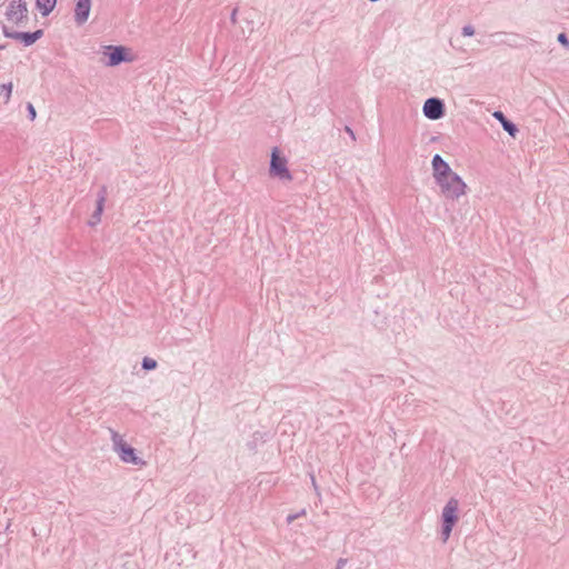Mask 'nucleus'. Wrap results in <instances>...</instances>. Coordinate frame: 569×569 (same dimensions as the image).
<instances>
[{"mask_svg": "<svg viewBox=\"0 0 569 569\" xmlns=\"http://www.w3.org/2000/svg\"><path fill=\"white\" fill-rule=\"evenodd\" d=\"M505 39H502L500 42L507 46H510L512 48H519L520 42L522 40V37L518 33H503Z\"/></svg>", "mask_w": 569, "mask_h": 569, "instance_id": "nucleus-13", "label": "nucleus"}, {"mask_svg": "<svg viewBox=\"0 0 569 569\" xmlns=\"http://www.w3.org/2000/svg\"><path fill=\"white\" fill-rule=\"evenodd\" d=\"M559 43H561L566 49H569V39L566 33H559L557 37Z\"/></svg>", "mask_w": 569, "mask_h": 569, "instance_id": "nucleus-18", "label": "nucleus"}, {"mask_svg": "<svg viewBox=\"0 0 569 569\" xmlns=\"http://www.w3.org/2000/svg\"><path fill=\"white\" fill-rule=\"evenodd\" d=\"M436 183L439 187L441 194L445 198L452 200L459 199L462 196H465L468 189L466 182L456 172L451 173L448 177L441 178L440 180L436 181Z\"/></svg>", "mask_w": 569, "mask_h": 569, "instance_id": "nucleus-2", "label": "nucleus"}, {"mask_svg": "<svg viewBox=\"0 0 569 569\" xmlns=\"http://www.w3.org/2000/svg\"><path fill=\"white\" fill-rule=\"evenodd\" d=\"M12 89V82L3 83L0 86V94L3 97L4 103H8L10 101Z\"/></svg>", "mask_w": 569, "mask_h": 569, "instance_id": "nucleus-14", "label": "nucleus"}, {"mask_svg": "<svg viewBox=\"0 0 569 569\" xmlns=\"http://www.w3.org/2000/svg\"><path fill=\"white\" fill-rule=\"evenodd\" d=\"M2 31L7 38L18 40V41L22 42L26 47L33 44L43 34L42 30H37L34 32L11 31L10 27H8L7 24L2 26Z\"/></svg>", "mask_w": 569, "mask_h": 569, "instance_id": "nucleus-7", "label": "nucleus"}, {"mask_svg": "<svg viewBox=\"0 0 569 569\" xmlns=\"http://www.w3.org/2000/svg\"><path fill=\"white\" fill-rule=\"evenodd\" d=\"M431 167L435 182L455 172L440 154L433 156L431 160Z\"/></svg>", "mask_w": 569, "mask_h": 569, "instance_id": "nucleus-9", "label": "nucleus"}, {"mask_svg": "<svg viewBox=\"0 0 569 569\" xmlns=\"http://www.w3.org/2000/svg\"><path fill=\"white\" fill-rule=\"evenodd\" d=\"M306 513H307V512H306V509H302V510H300V511H299V512H297V513H290V515H288V517H287V522H288V523H292V522H293L296 519H298L299 517H303V516H306Z\"/></svg>", "mask_w": 569, "mask_h": 569, "instance_id": "nucleus-17", "label": "nucleus"}, {"mask_svg": "<svg viewBox=\"0 0 569 569\" xmlns=\"http://www.w3.org/2000/svg\"><path fill=\"white\" fill-rule=\"evenodd\" d=\"M142 368L146 370H153L157 368V361L152 358L146 357L142 360Z\"/></svg>", "mask_w": 569, "mask_h": 569, "instance_id": "nucleus-16", "label": "nucleus"}, {"mask_svg": "<svg viewBox=\"0 0 569 569\" xmlns=\"http://www.w3.org/2000/svg\"><path fill=\"white\" fill-rule=\"evenodd\" d=\"M459 502L455 498H450L445 505L441 512V540L447 542L450 538L455 525L458 522Z\"/></svg>", "mask_w": 569, "mask_h": 569, "instance_id": "nucleus-3", "label": "nucleus"}, {"mask_svg": "<svg viewBox=\"0 0 569 569\" xmlns=\"http://www.w3.org/2000/svg\"><path fill=\"white\" fill-rule=\"evenodd\" d=\"M492 116L501 123L502 128L511 136L515 137L518 132L517 127L509 121L501 111H495Z\"/></svg>", "mask_w": 569, "mask_h": 569, "instance_id": "nucleus-12", "label": "nucleus"}, {"mask_svg": "<svg viewBox=\"0 0 569 569\" xmlns=\"http://www.w3.org/2000/svg\"><path fill=\"white\" fill-rule=\"evenodd\" d=\"M37 8L42 16H48L53 9L57 2H36Z\"/></svg>", "mask_w": 569, "mask_h": 569, "instance_id": "nucleus-15", "label": "nucleus"}, {"mask_svg": "<svg viewBox=\"0 0 569 569\" xmlns=\"http://www.w3.org/2000/svg\"><path fill=\"white\" fill-rule=\"evenodd\" d=\"M311 482H312V486H313V488H315L316 492H317V493H319V492H318V491H319V488H318V485H317V482H316V478H315V476H312V475H311Z\"/></svg>", "mask_w": 569, "mask_h": 569, "instance_id": "nucleus-22", "label": "nucleus"}, {"mask_svg": "<svg viewBox=\"0 0 569 569\" xmlns=\"http://www.w3.org/2000/svg\"><path fill=\"white\" fill-rule=\"evenodd\" d=\"M347 131H348V133H351V134H352V131H351V129H350V128H347Z\"/></svg>", "mask_w": 569, "mask_h": 569, "instance_id": "nucleus-23", "label": "nucleus"}, {"mask_svg": "<svg viewBox=\"0 0 569 569\" xmlns=\"http://www.w3.org/2000/svg\"><path fill=\"white\" fill-rule=\"evenodd\" d=\"M4 16L7 21L4 24L8 27L9 24L27 27L30 20L26 2H10L6 8Z\"/></svg>", "mask_w": 569, "mask_h": 569, "instance_id": "nucleus-4", "label": "nucleus"}, {"mask_svg": "<svg viewBox=\"0 0 569 569\" xmlns=\"http://www.w3.org/2000/svg\"><path fill=\"white\" fill-rule=\"evenodd\" d=\"M269 173L271 177L278 178L282 181L292 180V174L288 169V161L284 157L280 156L278 148H273L271 151Z\"/></svg>", "mask_w": 569, "mask_h": 569, "instance_id": "nucleus-5", "label": "nucleus"}, {"mask_svg": "<svg viewBox=\"0 0 569 569\" xmlns=\"http://www.w3.org/2000/svg\"><path fill=\"white\" fill-rule=\"evenodd\" d=\"M422 112L430 120H439L445 116V103L439 98H429L423 103Z\"/></svg>", "mask_w": 569, "mask_h": 569, "instance_id": "nucleus-8", "label": "nucleus"}, {"mask_svg": "<svg viewBox=\"0 0 569 569\" xmlns=\"http://www.w3.org/2000/svg\"><path fill=\"white\" fill-rule=\"evenodd\" d=\"M1 49H3V47H2V46H0V50H1Z\"/></svg>", "mask_w": 569, "mask_h": 569, "instance_id": "nucleus-24", "label": "nucleus"}, {"mask_svg": "<svg viewBox=\"0 0 569 569\" xmlns=\"http://www.w3.org/2000/svg\"><path fill=\"white\" fill-rule=\"evenodd\" d=\"M102 54L108 58L106 64L109 67H116L121 62L132 61L130 51L122 46H104L102 49Z\"/></svg>", "mask_w": 569, "mask_h": 569, "instance_id": "nucleus-6", "label": "nucleus"}, {"mask_svg": "<svg viewBox=\"0 0 569 569\" xmlns=\"http://www.w3.org/2000/svg\"><path fill=\"white\" fill-rule=\"evenodd\" d=\"M110 440L113 451L118 455L119 459L124 463L134 466H144L146 462L137 456L134 448H132L124 439V436L119 433L112 428H109Z\"/></svg>", "mask_w": 569, "mask_h": 569, "instance_id": "nucleus-1", "label": "nucleus"}, {"mask_svg": "<svg viewBox=\"0 0 569 569\" xmlns=\"http://www.w3.org/2000/svg\"><path fill=\"white\" fill-rule=\"evenodd\" d=\"M107 200V188L103 186L101 187L100 191L98 192V199H97V207L94 212L91 214L88 223L91 227L97 226L101 221V216L104 209V203Z\"/></svg>", "mask_w": 569, "mask_h": 569, "instance_id": "nucleus-10", "label": "nucleus"}, {"mask_svg": "<svg viewBox=\"0 0 569 569\" xmlns=\"http://www.w3.org/2000/svg\"><path fill=\"white\" fill-rule=\"evenodd\" d=\"M27 109H28V112H29L30 120L31 121L34 120L36 117H37V112H36V109H34L33 104L32 103H28Z\"/></svg>", "mask_w": 569, "mask_h": 569, "instance_id": "nucleus-20", "label": "nucleus"}, {"mask_svg": "<svg viewBox=\"0 0 569 569\" xmlns=\"http://www.w3.org/2000/svg\"><path fill=\"white\" fill-rule=\"evenodd\" d=\"M462 34L465 37H471L475 34V29L472 26L468 24L462 28Z\"/></svg>", "mask_w": 569, "mask_h": 569, "instance_id": "nucleus-19", "label": "nucleus"}, {"mask_svg": "<svg viewBox=\"0 0 569 569\" xmlns=\"http://www.w3.org/2000/svg\"><path fill=\"white\" fill-rule=\"evenodd\" d=\"M346 563H347V559L339 558L335 569H342L346 566Z\"/></svg>", "mask_w": 569, "mask_h": 569, "instance_id": "nucleus-21", "label": "nucleus"}, {"mask_svg": "<svg viewBox=\"0 0 569 569\" xmlns=\"http://www.w3.org/2000/svg\"><path fill=\"white\" fill-rule=\"evenodd\" d=\"M90 3L91 2H77L74 19L79 26L83 24L88 20L91 10Z\"/></svg>", "mask_w": 569, "mask_h": 569, "instance_id": "nucleus-11", "label": "nucleus"}]
</instances>
